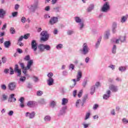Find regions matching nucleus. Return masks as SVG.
Segmentation results:
<instances>
[{
  "instance_id": "2f4dec72",
  "label": "nucleus",
  "mask_w": 128,
  "mask_h": 128,
  "mask_svg": "<svg viewBox=\"0 0 128 128\" xmlns=\"http://www.w3.org/2000/svg\"><path fill=\"white\" fill-rule=\"evenodd\" d=\"M36 104L34 101H28L27 103L28 106H34Z\"/></svg>"
},
{
  "instance_id": "c9c22d12",
  "label": "nucleus",
  "mask_w": 128,
  "mask_h": 128,
  "mask_svg": "<svg viewBox=\"0 0 128 128\" xmlns=\"http://www.w3.org/2000/svg\"><path fill=\"white\" fill-rule=\"evenodd\" d=\"M22 72L23 74H24V76H28V74H26L28 72V70L30 69H28V68H26H26H24V69H22Z\"/></svg>"
},
{
  "instance_id": "8fccbe9b",
  "label": "nucleus",
  "mask_w": 128,
  "mask_h": 128,
  "mask_svg": "<svg viewBox=\"0 0 128 128\" xmlns=\"http://www.w3.org/2000/svg\"><path fill=\"white\" fill-rule=\"evenodd\" d=\"M30 34H26L24 35L23 38H24V40H28V38H30Z\"/></svg>"
},
{
  "instance_id": "49530a36",
  "label": "nucleus",
  "mask_w": 128,
  "mask_h": 128,
  "mask_svg": "<svg viewBox=\"0 0 128 128\" xmlns=\"http://www.w3.org/2000/svg\"><path fill=\"white\" fill-rule=\"evenodd\" d=\"M42 94H44L42 92V91H40V90H38L36 92V96H42Z\"/></svg>"
},
{
  "instance_id": "cd10ccee",
  "label": "nucleus",
  "mask_w": 128,
  "mask_h": 128,
  "mask_svg": "<svg viewBox=\"0 0 128 128\" xmlns=\"http://www.w3.org/2000/svg\"><path fill=\"white\" fill-rule=\"evenodd\" d=\"M127 68H128V66H126L124 68V66H120L118 70L120 72H123L126 70Z\"/></svg>"
},
{
  "instance_id": "423d86ee",
  "label": "nucleus",
  "mask_w": 128,
  "mask_h": 128,
  "mask_svg": "<svg viewBox=\"0 0 128 128\" xmlns=\"http://www.w3.org/2000/svg\"><path fill=\"white\" fill-rule=\"evenodd\" d=\"M38 49L39 50L40 52H44L45 50H48V45L40 44L38 46Z\"/></svg>"
},
{
  "instance_id": "aec40b11",
  "label": "nucleus",
  "mask_w": 128,
  "mask_h": 128,
  "mask_svg": "<svg viewBox=\"0 0 128 128\" xmlns=\"http://www.w3.org/2000/svg\"><path fill=\"white\" fill-rule=\"evenodd\" d=\"M117 28V23H116V22H114L112 28V32L114 34L115 32H116V28Z\"/></svg>"
},
{
  "instance_id": "5701e85b",
  "label": "nucleus",
  "mask_w": 128,
  "mask_h": 128,
  "mask_svg": "<svg viewBox=\"0 0 128 128\" xmlns=\"http://www.w3.org/2000/svg\"><path fill=\"white\" fill-rule=\"evenodd\" d=\"M11 45L12 42H10V41H6L4 42V46L5 48H10V46Z\"/></svg>"
},
{
  "instance_id": "f3484780",
  "label": "nucleus",
  "mask_w": 128,
  "mask_h": 128,
  "mask_svg": "<svg viewBox=\"0 0 128 128\" xmlns=\"http://www.w3.org/2000/svg\"><path fill=\"white\" fill-rule=\"evenodd\" d=\"M6 12L2 8H0V18H4Z\"/></svg>"
},
{
  "instance_id": "473e14b6",
  "label": "nucleus",
  "mask_w": 128,
  "mask_h": 128,
  "mask_svg": "<svg viewBox=\"0 0 128 128\" xmlns=\"http://www.w3.org/2000/svg\"><path fill=\"white\" fill-rule=\"evenodd\" d=\"M26 80V77L25 76H21L20 78V81L21 82H24Z\"/></svg>"
},
{
  "instance_id": "0eeeda50",
  "label": "nucleus",
  "mask_w": 128,
  "mask_h": 128,
  "mask_svg": "<svg viewBox=\"0 0 128 128\" xmlns=\"http://www.w3.org/2000/svg\"><path fill=\"white\" fill-rule=\"evenodd\" d=\"M14 72L17 74V76H22V70L20 69L18 64H16L14 66Z\"/></svg>"
},
{
  "instance_id": "bf43d9fd",
  "label": "nucleus",
  "mask_w": 128,
  "mask_h": 128,
  "mask_svg": "<svg viewBox=\"0 0 128 128\" xmlns=\"http://www.w3.org/2000/svg\"><path fill=\"white\" fill-rule=\"evenodd\" d=\"M33 78H34V82H38V77H36V76H34Z\"/></svg>"
},
{
  "instance_id": "c03bdc74",
  "label": "nucleus",
  "mask_w": 128,
  "mask_h": 128,
  "mask_svg": "<svg viewBox=\"0 0 128 128\" xmlns=\"http://www.w3.org/2000/svg\"><path fill=\"white\" fill-rule=\"evenodd\" d=\"M126 20H127L126 17L125 16H123V17H122V18H121V20H120L121 22H125Z\"/></svg>"
},
{
  "instance_id": "864d4df0",
  "label": "nucleus",
  "mask_w": 128,
  "mask_h": 128,
  "mask_svg": "<svg viewBox=\"0 0 128 128\" xmlns=\"http://www.w3.org/2000/svg\"><path fill=\"white\" fill-rule=\"evenodd\" d=\"M82 125L84 128H88V127H89L90 124L89 123L88 124L83 123Z\"/></svg>"
},
{
  "instance_id": "6e6552de",
  "label": "nucleus",
  "mask_w": 128,
  "mask_h": 128,
  "mask_svg": "<svg viewBox=\"0 0 128 128\" xmlns=\"http://www.w3.org/2000/svg\"><path fill=\"white\" fill-rule=\"evenodd\" d=\"M38 1H36L34 2V4L30 6V7H28L31 12H36V10L38 8Z\"/></svg>"
},
{
  "instance_id": "ddd939ff",
  "label": "nucleus",
  "mask_w": 128,
  "mask_h": 128,
  "mask_svg": "<svg viewBox=\"0 0 128 128\" xmlns=\"http://www.w3.org/2000/svg\"><path fill=\"white\" fill-rule=\"evenodd\" d=\"M18 101L20 102L19 106L21 108H24V98L20 97Z\"/></svg>"
},
{
  "instance_id": "5fc2aeb1",
  "label": "nucleus",
  "mask_w": 128,
  "mask_h": 128,
  "mask_svg": "<svg viewBox=\"0 0 128 128\" xmlns=\"http://www.w3.org/2000/svg\"><path fill=\"white\" fill-rule=\"evenodd\" d=\"M24 60H30V55H27L26 56H25V58H24Z\"/></svg>"
},
{
  "instance_id": "4468645a",
  "label": "nucleus",
  "mask_w": 128,
  "mask_h": 128,
  "mask_svg": "<svg viewBox=\"0 0 128 128\" xmlns=\"http://www.w3.org/2000/svg\"><path fill=\"white\" fill-rule=\"evenodd\" d=\"M109 89L110 92L112 90L113 92H116L118 90V86H114V84H111V86H110Z\"/></svg>"
},
{
  "instance_id": "680f3d73",
  "label": "nucleus",
  "mask_w": 128,
  "mask_h": 128,
  "mask_svg": "<svg viewBox=\"0 0 128 128\" xmlns=\"http://www.w3.org/2000/svg\"><path fill=\"white\" fill-rule=\"evenodd\" d=\"M1 88L4 90H6V86L4 84H2L1 86Z\"/></svg>"
},
{
  "instance_id": "c85d7f7f",
  "label": "nucleus",
  "mask_w": 128,
  "mask_h": 128,
  "mask_svg": "<svg viewBox=\"0 0 128 128\" xmlns=\"http://www.w3.org/2000/svg\"><path fill=\"white\" fill-rule=\"evenodd\" d=\"M2 60H0V66H2V64H6V57H2Z\"/></svg>"
},
{
  "instance_id": "1a4fd4ad",
  "label": "nucleus",
  "mask_w": 128,
  "mask_h": 128,
  "mask_svg": "<svg viewBox=\"0 0 128 128\" xmlns=\"http://www.w3.org/2000/svg\"><path fill=\"white\" fill-rule=\"evenodd\" d=\"M31 48L34 52H36L38 50V43L36 40H32L31 42Z\"/></svg>"
},
{
  "instance_id": "13d9d810",
  "label": "nucleus",
  "mask_w": 128,
  "mask_h": 128,
  "mask_svg": "<svg viewBox=\"0 0 128 128\" xmlns=\"http://www.w3.org/2000/svg\"><path fill=\"white\" fill-rule=\"evenodd\" d=\"M82 90H80V92L78 93V97L82 98Z\"/></svg>"
},
{
  "instance_id": "20e7f679",
  "label": "nucleus",
  "mask_w": 128,
  "mask_h": 128,
  "mask_svg": "<svg viewBox=\"0 0 128 128\" xmlns=\"http://www.w3.org/2000/svg\"><path fill=\"white\" fill-rule=\"evenodd\" d=\"M81 52L82 53V54L84 56H86L88 54L90 48H88L87 44L86 42H84L83 45H82V48L80 50Z\"/></svg>"
},
{
  "instance_id": "6e6d98bb",
  "label": "nucleus",
  "mask_w": 128,
  "mask_h": 128,
  "mask_svg": "<svg viewBox=\"0 0 128 128\" xmlns=\"http://www.w3.org/2000/svg\"><path fill=\"white\" fill-rule=\"evenodd\" d=\"M26 18L24 16H22L21 18L22 22L24 24V22H26Z\"/></svg>"
},
{
  "instance_id": "b1692460",
  "label": "nucleus",
  "mask_w": 128,
  "mask_h": 128,
  "mask_svg": "<svg viewBox=\"0 0 128 128\" xmlns=\"http://www.w3.org/2000/svg\"><path fill=\"white\" fill-rule=\"evenodd\" d=\"M94 4H90V6L87 8V12H92V10L94 9Z\"/></svg>"
},
{
  "instance_id": "f03ea898",
  "label": "nucleus",
  "mask_w": 128,
  "mask_h": 128,
  "mask_svg": "<svg viewBox=\"0 0 128 128\" xmlns=\"http://www.w3.org/2000/svg\"><path fill=\"white\" fill-rule=\"evenodd\" d=\"M82 72L80 70H79L78 72L76 80V79L72 80H73V82H74V84L72 86H70V88H74V86H76V82H80V78H82Z\"/></svg>"
},
{
  "instance_id": "a878e982",
  "label": "nucleus",
  "mask_w": 128,
  "mask_h": 128,
  "mask_svg": "<svg viewBox=\"0 0 128 128\" xmlns=\"http://www.w3.org/2000/svg\"><path fill=\"white\" fill-rule=\"evenodd\" d=\"M56 105V101L52 100V101L50 102V106L52 108H54L55 106Z\"/></svg>"
},
{
  "instance_id": "338daca9",
  "label": "nucleus",
  "mask_w": 128,
  "mask_h": 128,
  "mask_svg": "<svg viewBox=\"0 0 128 128\" xmlns=\"http://www.w3.org/2000/svg\"><path fill=\"white\" fill-rule=\"evenodd\" d=\"M22 40H24V36H22L20 37V38L18 39V42H22Z\"/></svg>"
},
{
  "instance_id": "6ab92c4d",
  "label": "nucleus",
  "mask_w": 128,
  "mask_h": 128,
  "mask_svg": "<svg viewBox=\"0 0 128 128\" xmlns=\"http://www.w3.org/2000/svg\"><path fill=\"white\" fill-rule=\"evenodd\" d=\"M80 103H81V104L82 106H84V101H83V99H82V100L81 99H78L76 101V107H79L80 106Z\"/></svg>"
},
{
  "instance_id": "7c9ffc66",
  "label": "nucleus",
  "mask_w": 128,
  "mask_h": 128,
  "mask_svg": "<svg viewBox=\"0 0 128 128\" xmlns=\"http://www.w3.org/2000/svg\"><path fill=\"white\" fill-rule=\"evenodd\" d=\"M110 36V32L109 30H106V34H105V35H104V38H109V36Z\"/></svg>"
},
{
  "instance_id": "a18cd8bd",
  "label": "nucleus",
  "mask_w": 128,
  "mask_h": 128,
  "mask_svg": "<svg viewBox=\"0 0 128 128\" xmlns=\"http://www.w3.org/2000/svg\"><path fill=\"white\" fill-rule=\"evenodd\" d=\"M19 64L20 65V66L22 70H24V69L26 68V67L24 66V63L19 62Z\"/></svg>"
},
{
  "instance_id": "c756f323",
  "label": "nucleus",
  "mask_w": 128,
  "mask_h": 128,
  "mask_svg": "<svg viewBox=\"0 0 128 128\" xmlns=\"http://www.w3.org/2000/svg\"><path fill=\"white\" fill-rule=\"evenodd\" d=\"M66 34L68 36H71L73 34H74V30H68L66 32Z\"/></svg>"
},
{
  "instance_id": "72a5a7b5",
  "label": "nucleus",
  "mask_w": 128,
  "mask_h": 128,
  "mask_svg": "<svg viewBox=\"0 0 128 128\" xmlns=\"http://www.w3.org/2000/svg\"><path fill=\"white\" fill-rule=\"evenodd\" d=\"M119 40L121 42H124L126 40V36H120Z\"/></svg>"
},
{
  "instance_id": "2eb2a0df",
  "label": "nucleus",
  "mask_w": 128,
  "mask_h": 128,
  "mask_svg": "<svg viewBox=\"0 0 128 128\" xmlns=\"http://www.w3.org/2000/svg\"><path fill=\"white\" fill-rule=\"evenodd\" d=\"M34 64V60H30L27 62V66H26V68L28 69L30 72H32V70L30 68Z\"/></svg>"
},
{
  "instance_id": "4be33fe9",
  "label": "nucleus",
  "mask_w": 128,
  "mask_h": 128,
  "mask_svg": "<svg viewBox=\"0 0 128 128\" xmlns=\"http://www.w3.org/2000/svg\"><path fill=\"white\" fill-rule=\"evenodd\" d=\"M102 36H100L98 40H97V42L96 44V48H98L100 46V42H102Z\"/></svg>"
},
{
  "instance_id": "e433bc0d",
  "label": "nucleus",
  "mask_w": 128,
  "mask_h": 128,
  "mask_svg": "<svg viewBox=\"0 0 128 128\" xmlns=\"http://www.w3.org/2000/svg\"><path fill=\"white\" fill-rule=\"evenodd\" d=\"M87 84H88V80L86 78H85L84 80V82L82 84V86H83L84 88H86Z\"/></svg>"
},
{
  "instance_id": "9b49d317",
  "label": "nucleus",
  "mask_w": 128,
  "mask_h": 128,
  "mask_svg": "<svg viewBox=\"0 0 128 128\" xmlns=\"http://www.w3.org/2000/svg\"><path fill=\"white\" fill-rule=\"evenodd\" d=\"M8 88L10 90H14L16 88V84L14 82H10L8 85Z\"/></svg>"
},
{
  "instance_id": "603ef678",
  "label": "nucleus",
  "mask_w": 128,
  "mask_h": 128,
  "mask_svg": "<svg viewBox=\"0 0 128 128\" xmlns=\"http://www.w3.org/2000/svg\"><path fill=\"white\" fill-rule=\"evenodd\" d=\"M122 121L124 124H127L128 123V120L126 118H123Z\"/></svg>"
},
{
  "instance_id": "f704fd0d",
  "label": "nucleus",
  "mask_w": 128,
  "mask_h": 128,
  "mask_svg": "<svg viewBox=\"0 0 128 128\" xmlns=\"http://www.w3.org/2000/svg\"><path fill=\"white\" fill-rule=\"evenodd\" d=\"M96 91V86H93L91 87L90 90V94H94V92H95Z\"/></svg>"
},
{
  "instance_id": "052dcab7",
  "label": "nucleus",
  "mask_w": 128,
  "mask_h": 128,
  "mask_svg": "<svg viewBox=\"0 0 128 128\" xmlns=\"http://www.w3.org/2000/svg\"><path fill=\"white\" fill-rule=\"evenodd\" d=\"M2 96L3 100H8V96L4 94Z\"/></svg>"
},
{
  "instance_id": "3c124183",
  "label": "nucleus",
  "mask_w": 128,
  "mask_h": 128,
  "mask_svg": "<svg viewBox=\"0 0 128 128\" xmlns=\"http://www.w3.org/2000/svg\"><path fill=\"white\" fill-rule=\"evenodd\" d=\"M88 94H86L85 95H84V96L83 97V101L84 102H84H86V99H88Z\"/></svg>"
},
{
  "instance_id": "58836bf2",
  "label": "nucleus",
  "mask_w": 128,
  "mask_h": 128,
  "mask_svg": "<svg viewBox=\"0 0 128 128\" xmlns=\"http://www.w3.org/2000/svg\"><path fill=\"white\" fill-rule=\"evenodd\" d=\"M10 33L12 34H16V30H14V28L13 27L10 28Z\"/></svg>"
},
{
  "instance_id": "dca6fc26",
  "label": "nucleus",
  "mask_w": 128,
  "mask_h": 128,
  "mask_svg": "<svg viewBox=\"0 0 128 128\" xmlns=\"http://www.w3.org/2000/svg\"><path fill=\"white\" fill-rule=\"evenodd\" d=\"M58 22V17H52L50 19V23L51 24H56Z\"/></svg>"
},
{
  "instance_id": "bb28decb",
  "label": "nucleus",
  "mask_w": 128,
  "mask_h": 128,
  "mask_svg": "<svg viewBox=\"0 0 128 128\" xmlns=\"http://www.w3.org/2000/svg\"><path fill=\"white\" fill-rule=\"evenodd\" d=\"M68 102V99L67 98H62V105H66Z\"/></svg>"
},
{
  "instance_id": "4d7b16f0",
  "label": "nucleus",
  "mask_w": 128,
  "mask_h": 128,
  "mask_svg": "<svg viewBox=\"0 0 128 128\" xmlns=\"http://www.w3.org/2000/svg\"><path fill=\"white\" fill-rule=\"evenodd\" d=\"M16 52H18V54H22V52H23L22 50L20 48H18L16 49Z\"/></svg>"
},
{
  "instance_id": "a19ab883",
  "label": "nucleus",
  "mask_w": 128,
  "mask_h": 128,
  "mask_svg": "<svg viewBox=\"0 0 128 128\" xmlns=\"http://www.w3.org/2000/svg\"><path fill=\"white\" fill-rule=\"evenodd\" d=\"M38 102L40 104H46V101H44V99H40L38 101Z\"/></svg>"
},
{
  "instance_id": "a211bd4d",
  "label": "nucleus",
  "mask_w": 128,
  "mask_h": 128,
  "mask_svg": "<svg viewBox=\"0 0 128 128\" xmlns=\"http://www.w3.org/2000/svg\"><path fill=\"white\" fill-rule=\"evenodd\" d=\"M16 98H14V94H11L8 99V102H16Z\"/></svg>"
},
{
  "instance_id": "9d476101",
  "label": "nucleus",
  "mask_w": 128,
  "mask_h": 128,
  "mask_svg": "<svg viewBox=\"0 0 128 128\" xmlns=\"http://www.w3.org/2000/svg\"><path fill=\"white\" fill-rule=\"evenodd\" d=\"M26 118H28L30 120H32L36 116V112L34 111L32 112L31 113L30 112H27L25 114Z\"/></svg>"
},
{
  "instance_id": "412c9836",
  "label": "nucleus",
  "mask_w": 128,
  "mask_h": 128,
  "mask_svg": "<svg viewBox=\"0 0 128 128\" xmlns=\"http://www.w3.org/2000/svg\"><path fill=\"white\" fill-rule=\"evenodd\" d=\"M67 108V106H63V107H62V109H60V115H63L64 114H65L66 110Z\"/></svg>"
},
{
  "instance_id": "7ed1b4c3",
  "label": "nucleus",
  "mask_w": 128,
  "mask_h": 128,
  "mask_svg": "<svg viewBox=\"0 0 128 128\" xmlns=\"http://www.w3.org/2000/svg\"><path fill=\"white\" fill-rule=\"evenodd\" d=\"M40 36H41L40 38L41 42H46V40H48V32L46 30L41 32Z\"/></svg>"
},
{
  "instance_id": "0e129e2a",
  "label": "nucleus",
  "mask_w": 128,
  "mask_h": 128,
  "mask_svg": "<svg viewBox=\"0 0 128 128\" xmlns=\"http://www.w3.org/2000/svg\"><path fill=\"white\" fill-rule=\"evenodd\" d=\"M14 114V111L13 110H10L8 112V115L10 116H12Z\"/></svg>"
},
{
  "instance_id": "e2e57ef3",
  "label": "nucleus",
  "mask_w": 128,
  "mask_h": 128,
  "mask_svg": "<svg viewBox=\"0 0 128 128\" xmlns=\"http://www.w3.org/2000/svg\"><path fill=\"white\" fill-rule=\"evenodd\" d=\"M90 60V58H89V56H86V58H85V62H86V64L89 62Z\"/></svg>"
},
{
  "instance_id": "393cba45",
  "label": "nucleus",
  "mask_w": 128,
  "mask_h": 128,
  "mask_svg": "<svg viewBox=\"0 0 128 128\" xmlns=\"http://www.w3.org/2000/svg\"><path fill=\"white\" fill-rule=\"evenodd\" d=\"M54 80L52 78H50V74H49V86H54Z\"/></svg>"
},
{
  "instance_id": "37998d69",
  "label": "nucleus",
  "mask_w": 128,
  "mask_h": 128,
  "mask_svg": "<svg viewBox=\"0 0 128 128\" xmlns=\"http://www.w3.org/2000/svg\"><path fill=\"white\" fill-rule=\"evenodd\" d=\"M56 48L58 50H60L63 48V44H58L56 46Z\"/></svg>"
},
{
  "instance_id": "f8f14e48",
  "label": "nucleus",
  "mask_w": 128,
  "mask_h": 128,
  "mask_svg": "<svg viewBox=\"0 0 128 128\" xmlns=\"http://www.w3.org/2000/svg\"><path fill=\"white\" fill-rule=\"evenodd\" d=\"M110 94H111L110 90H106V94H104V95H103L104 99L107 100L108 99V98H110Z\"/></svg>"
},
{
  "instance_id": "69168bd1",
  "label": "nucleus",
  "mask_w": 128,
  "mask_h": 128,
  "mask_svg": "<svg viewBox=\"0 0 128 128\" xmlns=\"http://www.w3.org/2000/svg\"><path fill=\"white\" fill-rule=\"evenodd\" d=\"M4 74H8L10 72V70L8 68H6L4 70Z\"/></svg>"
},
{
  "instance_id": "774afa93",
  "label": "nucleus",
  "mask_w": 128,
  "mask_h": 128,
  "mask_svg": "<svg viewBox=\"0 0 128 128\" xmlns=\"http://www.w3.org/2000/svg\"><path fill=\"white\" fill-rule=\"evenodd\" d=\"M98 107V104H94V105L93 106V109L96 110L97 108Z\"/></svg>"
},
{
  "instance_id": "4c0bfd02",
  "label": "nucleus",
  "mask_w": 128,
  "mask_h": 128,
  "mask_svg": "<svg viewBox=\"0 0 128 128\" xmlns=\"http://www.w3.org/2000/svg\"><path fill=\"white\" fill-rule=\"evenodd\" d=\"M116 44H114L113 47L112 48V54H116Z\"/></svg>"
},
{
  "instance_id": "f257e3e1",
  "label": "nucleus",
  "mask_w": 128,
  "mask_h": 128,
  "mask_svg": "<svg viewBox=\"0 0 128 128\" xmlns=\"http://www.w3.org/2000/svg\"><path fill=\"white\" fill-rule=\"evenodd\" d=\"M74 20L76 22H78L79 26V30H82L83 28H84L85 26L84 22L82 20L80 17H74Z\"/></svg>"
},
{
  "instance_id": "39448f33",
  "label": "nucleus",
  "mask_w": 128,
  "mask_h": 128,
  "mask_svg": "<svg viewBox=\"0 0 128 128\" xmlns=\"http://www.w3.org/2000/svg\"><path fill=\"white\" fill-rule=\"evenodd\" d=\"M109 10H110V5L108 2H106L102 8V12H107Z\"/></svg>"
},
{
  "instance_id": "ea45409f",
  "label": "nucleus",
  "mask_w": 128,
  "mask_h": 128,
  "mask_svg": "<svg viewBox=\"0 0 128 128\" xmlns=\"http://www.w3.org/2000/svg\"><path fill=\"white\" fill-rule=\"evenodd\" d=\"M75 66L73 64H70L69 66V70H74Z\"/></svg>"
},
{
  "instance_id": "09e8293b",
  "label": "nucleus",
  "mask_w": 128,
  "mask_h": 128,
  "mask_svg": "<svg viewBox=\"0 0 128 128\" xmlns=\"http://www.w3.org/2000/svg\"><path fill=\"white\" fill-rule=\"evenodd\" d=\"M18 12H12V16L13 18H16V16H18Z\"/></svg>"
},
{
  "instance_id": "79ce46f5",
  "label": "nucleus",
  "mask_w": 128,
  "mask_h": 128,
  "mask_svg": "<svg viewBox=\"0 0 128 128\" xmlns=\"http://www.w3.org/2000/svg\"><path fill=\"white\" fill-rule=\"evenodd\" d=\"M90 116V112H88L86 113V117H85V120H87V119H88Z\"/></svg>"
},
{
  "instance_id": "de8ad7c7",
  "label": "nucleus",
  "mask_w": 128,
  "mask_h": 128,
  "mask_svg": "<svg viewBox=\"0 0 128 128\" xmlns=\"http://www.w3.org/2000/svg\"><path fill=\"white\" fill-rule=\"evenodd\" d=\"M10 75L14 74V70L12 67L10 68Z\"/></svg>"
}]
</instances>
